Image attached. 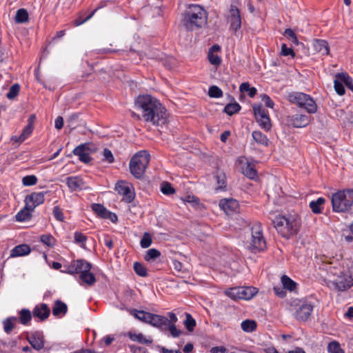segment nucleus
<instances>
[{"label":"nucleus","instance_id":"72a5a7b5","mask_svg":"<svg viewBox=\"0 0 353 353\" xmlns=\"http://www.w3.org/2000/svg\"><path fill=\"white\" fill-rule=\"evenodd\" d=\"M252 137L254 140L259 144L268 146L269 139L265 134L260 131L255 130L252 132Z\"/></svg>","mask_w":353,"mask_h":353},{"label":"nucleus","instance_id":"aec40b11","mask_svg":"<svg viewBox=\"0 0 353 353\" xmlns=\"http://www.w3.org/2000/svg\"><path fill=\"white\" fill-rule=\"evenodd\" d=\"M288 121L294 128H304L310 123V117L296 114L288 117Z\"/></svg>","mask_w":353,"mask_h":353},{"label":"nucleus","instance_id":"2f4dec72","mask_svg":"<svg viewBox=\"0 0 353 353\" xmlns=\"http://www.w3.org/2000/svg\"><path fill=\"white\" fill-rule=\"evenodd\" d=\"M243 174L250 179H255L257 177V172L251 163L247 162L245 166L242 168Z\"/></svg>","mask_w":353,"mask_h":353},{"label":"nucleus","instance_id":"a19ab883","mask_svg":"<svg viewBox=\"0 0 353 353\" xmlns=\"http://www.w3.org/2000/svg\"><path fill=\"white\" fill-rule=\"evenodd\" d=\"M281 282L285 290L293 291L296 287V283L286 275L282 276Z\"/></svg>","mask_w":353,"mask_h":353},{"label":"nucleus","instance_id":"f8f14e48","mask_svg":"<svg viewBox=\"0 0 353 353\" xmlns=\"http://www.w3.org/2000/svg\"><path fill=\"white\" fill-rule=\"evenodd\" d=\"M314 307V303L312 301H303L294 313V318L301 321H307L311 316Z\"/></svg>","mask_w":353,"mask_h":353},{"label":"nucleus","instance_id":"f257e3e1","mask_svg":"<svg viewBox=\"0 0 353 353\" xmlns=\"http://www.w3.org/2000/svg\"><path fill=\"white\" fill-rule=\"evenodd\" d=\"M135 105L141 110L145 122L161 127L167 124V110L156 98L151 95H140L137 98Z\"/></svg>","mask_w":353,"mask_h":353},{"label":"nucleus","instance_id":"e2e57ef3","mask_svg":"<svg viewBox=\"0 0 353 353\" xmlns=\"http://www.w3.org/2000/svg\"><path fill=\"white\" fill-rule=\"evenodd\" d=\"M172 266H173L174 270L176 272H178V273H184V272H185V270L183 268V265L180 261L176 260V259H172Z\"/></svg>","mask_w":353,"mask_h":353},{"label":"nucleus","instance_id":"4c0bfd02","mask_svg":"<svg viewBox=\"0 0 353 353\" xmlns=\"http://www.w3.org/2000/svg\"><path fill=\"white\" fill-rule=\"evenodd\" d=\"M241 329L246 332H252L256 329V323L254 320L246 319L242 321Z\"/></svg>","mask_w":353,"mask_h":353},{"label":"nucleus","instance_id":"37998d69","mask_svg":"<svg viewBox=\"0 0 353 353\" xmlns=\"http://www.w3.org/2000/svg\"><path fill=\"white\" fill-rule=\"evenodd\" d=\"M92 210L100 217L104 219L107 215V209L101 204L93 203Z\"/></svg>","mask_w":353,"mask_h":353},{"label":"nucleus","instance_id":"69168bd1","mask_svg":"<svg viewBox=\"0 0 353 353\" xmlns=\"http://www.w3.org/2000/svg\"><path fill=\"white\" fill-rule=\"evenodd\" d=\"M97 11V9H95L94 11H92L88 16H87L85 19H82L81 17L77 18L74 21V23L76 26H79L81 24H83V23H85V21H87L88 20H89L90 19H91L92 17V16L94 15V14L95 13V12Z\"/></svg>","mask_w":353,"mask_h":353},{"label":"nucleus","instance_id":"4be33fe9","mask_svg":"<svg viewBox=\"0 0 353 353\" xmlns=\"http://www.w3.org/2000/svg\"><path fill=\"white\" fill-rule=\"evenodd\" d=\"M168 319L164 316L152 314L149 324L161 331L166 330Z\"/></svg>","mask_w":353,"mask_h":353},{"label":"nucleus","instance_id":"7c9ffc66","mask_svg":"<svg viewBox=\"0 0 353 353\" xmlns=\"http://www.w3.org/2000/svg\"><path fill=\"white\" fill-rule=\"evenodd\" d=\"M325 199L323 197H319L316 200L312 201L309 206L312 212L314 214H321L322 212V206L325 203Z\"/></svg>","mask_w":353,"mask_h":353},{"label":"nucleus","instance_id":"e433bc0d","mask_svg":"<svg viewBox=\"0 0 353 353\" xmlns=\"http://www.w3.org/2000/svg\"><path fill=\"white\" fill-rule=\"evenodd\" d=\"M241 108V107L238 103L234 102L227 104L224 108L223 112L227 114L232 116L234 114L239 112Z\"/></svg>","mask_w":353,"mask_h":353},{"label":"nucleus","instance_id":"9b49d317","mask_svg":"<svg viewBox=\"0 0 353 353\" xmlns=\"http://www.w3.org/2000/svg\"><path fill=\"white\" fill-rule=\"evenodd\" d=\"M95 146L92 143H85L80 144L76 147L72 153L79 157V160L85 163L91 161L92 158L90 157V153L94 152Z\"/></svg>","mask_w":353,"mask_h":353},{"label":"nucleus","instance_id":"13d9d810","mask_svg":"<svg viewBox=\"0 0 353 353\" xmlns=\"http://www.w3.org/2000/svg\"><path fill=\"white\" fill-rule=\"evenodd\" d=\"M166 330H169L170 334L174 338L179 337L181 334V331L177 329L173 323H168L166 325Z\"/></svg>","mask_w":353,"mask_h":353},{"label":"nucleus","instance_id":"a18cd8bd","mask_svg":"<svg viewBox=\"0 0 353 353\" xmlns=\"http://www.w3.org/2000/svg\"><path fill=\"white\" fill-rule=\"evenodd\" d=\"M135 273L140 276H146L148 275L145 267L139 262H135L133 265Z\"/></svg>","mask_w":353,"mask_h":353},{"label":"nucleus","instance_id":"774afa93","mask_svg":"<svg viewBox=\"0 0 353 353\" xmlns=\"http://www.w3.org/2000/svg\"><path fill=\"white\" fill-rule=\"evenodd\" d=\"M273 290L280 298H284L286 296V290L283 286H274Z\"/></svg>","mask_w":353,"mask_h":353},{"label":"nucleus","instance_id":"c9c22d12","mask_svg":"<svg viewBox=\"0 0 353 353\" xmlns=\"http://www.w3.org/2000/svg\"><path fill=\"white\" fill-rule=\"evenodd\" d=\"M336 77L339 78L343 83L352 91H353V79L346 72L337 73Z\"/></svg>","mask_w":353,"mask_h":353},{"label":"nucleus","instance_id":"79ce46f5","mask_svg":"<svg viewBox=\"0 0 353 353\" xmlns=\"http://www.w3.org/2000/svg\"><path fill=\"white\" fill-rule=\"evenodd\" d=\"M18 318L16 316H10L6 319L3 323V330L6 333L9 334L14 328V321H17Z\"/></svg>","mask_w":353,"mask_h":353},{"label":"nucleus","instance_id":"6e6d98bb","mask_svg":"<svg viewBox=\"0 0 353 353\" xmlns=\"http://www.w3.org/2000/svg\"><path fill=\"white\" fill-rule=\"evenodd\" d=\"M41 241L49 247H52L54 245L55 239L51 234H43L41 236Z\"/></svg>","mask_w":353,"mask_h":353},{"label":"nucleus","instance_id":"0e129e2a","mask_svg":"<svg viewBox=\"0 0 353 353\" xmlns=\"http://www.w3.org/2000/svg\"><path fill=\"white\" fill-rule=\"evenodd\" d=\"M341 349L340 344L336 341L330 342L327 346V351L330 353H337Z\"/></svg>","mask_w":353,"mask_h":353},{"label":"nucleus","instance_id":"ea45409f","mask_svg":"<svg viewBox=\"0 0 353 353\" xmlns=\"http://www.w3.org/2000/svg\"><path fill=\"white\" fill-rule=\"evenodd\" d=\"M239 90L241 92H248L250 97H254L257 92L256 89L254 87H250L248 82H244L240 85Z\"/></svg>","mask_w":353,"mask_h":353},{"label":"nucleus","instance_id":"09e8293b","mask_svg":"<svg viewBox=\"0 0 353 353\" xmlns=\"http://www.w3.org/2000/svg\"><path fill=\"white\" fill-rule=\"evenodd\" d=\"M334 87L335 89V91L336 92V93L339 95L342 96L345 94V88L343 85V82L342 81H341L336 77L334 81Z\"/></svg>","mask_w":353,"mask_h":353},{"label":"nucleus","instance_id":"20e7f679","mask_svg":"<svg viewBox=\"0 0 353 353\" xmlns=\"http://www.w3.org/2000/svg\"><path fill=\"white\" fill-rule=\"evenodd\" d=\"M332 208L335 212H346L353 205V189L339 190L332 194Z\"/></svg>","mask_w":353,"mask_h":353},{"label":"nucleus","instance_id":"c03bdc74","mask_svg":"<svg viewBox=\"0 0 353 353\" xmlns=\"http://www.w3.org/2000/svg\"><path fill=\"white\" fill-rule=\"evenodd\" d=\"M183 324L189 332H192L196 327V321L190 314L186 313Z\"/></svg>","mask_w":353,"mask_h":353},{"label":"nucleus","instance_id":"a878e982","mask_svg":"<svg viewBox=\"0 0 353 353\" xmlns=\"http://www.w3.org/2000/svg\"><path fill=\"white\" fill-rule=\"evenodd\" d=\"M130 314L138 320L148 324H149L151 316L152 315V313L145 312L143 310H139L137 309L131 310Z\"/></svg>","mask_w":353,"mask_h":353},{"label":"nucleus","instance_id":"b1692460","mask_svg":"<svg viewBox=\"0 0 353 353\" xmlns=\"http://www.w3.org/2000/svg\"><path fill=\"white\" fill-rule=\"evenodd\" d=\"M127 336L132 341L138 342L141 344L150 345L152 343V339L150 337L147 338L142 333H134L132 331L128 332Z\"/></svg>","mask_w":353,"mask_h":353},{"label":"nucleus","instance_id":"f03ea898","mask_svg":"<svg viewBox=\"0 0 353 353\" xmlns=\"http://www.w3.org/2000/svg\"><path fill=\"white\" fill-rule=\"evenodd\" d=\"M208 12L201 6L190 4L182 14L181 23L188 31L202 28L207 23Z\"/></svg>","mask_w":353,"mask_h":353},{"label":"nucleus","instance_id":"de8ad7c7","mask_svg":"<svg viewBox=\"0 0 353 353\" xmlns=\"http://www.w3.org/2000/svg\"><path fill=\"white\" fill-rule=\"evenodd\" d=\"M19 84L14 83L10 88L9 91L6 94L7 98L8 99H14L19 94Z\"/></svg>","mask_w":353,"mask_h":353},{"label":"nucleus","instance_id":"f3484780","mask_svg":"<svg viewBox=\"0 0 353 353\" xmlns=\"http://www.w3.org/2000/svg\"><path fill=\"white\" fill-rule=\"evenodd\" d=\"M48 192H32L26 196L24 202L26 205L30 207V210H34V208L42 204L45 201V194Z\"/></svg>","mask_w":353,"mask_h":353},{"label":"nucleus","instance_id":"603ef678","mask_svg":"<svg viewBox=\"0 0 353 353\" xmlns=\"http://www.w3.org/2000/svg\"><path fill=\"white\" fill-rule=\"evenodd\" d=\"M152 243V236L148 232H145L143 236L140 241V245L143 248H149Z\"/></svg>","mask_w":353,"mask_h":353},{"label":"nucleus","instance_id":"5fc2aeb1","mask_svg":"<svg viewBox=\"0 0 353 353\" xmlns=\"http://www.w3.org/2000/svg\"><path fill=\"white\" fill-rule=\"evenodd\" d=\"M161 190L165 195H170L175 192L174 188L168 182H163L161 186Z\"/></svg>","mask_w":353,"mask_h":353},{"label":"nucleus","instance_id":"bf43d9fd","mask_svg":"<svg viewBox=\"0 0 353 353\" xmlns=\"http://www.w3.org/2000/svg\"><path fill=\"white\" fill-rule=\"evenodd\" d=\"M208 57L211 64L218 66L221 63V58L219 55L209 52Z\"/></svg>","mask_w":353,"mask_h":353},{"label":"nucleus","instance_id":"dca6fc26","mask_svg":"<svg viewBox=\"0 0 353 353\" xmlns=\"http://www.w3.org/2000/svg\"><path fill=\"white\" fill-rule=\"evenodd\" d=\"M229 12L228 21L230 23V28L236 32L241 27L240 10L236 6L231 5Z\"/></svg>","mask_w":353,"mask_h":353},{"label":"nucleus","instance_id":"052dcab7","mask_svg":"<svg viewBox=\"0 0 353 353\" xmlns=\"http://www.w3.org/2000/svg\"><path fill=\"white\" fill-rule=\"evenodd\" d=\"M281 54L282 56H291L292 58L295 57V52L291 48H288L285 43L281 45Z\"/></svg>","mask_w":353,"mask_h":353},{"label":"nucleus","instance_id":"58836bf2","mask_svg":"<svg viewBox=\"0 0 353 353\" xmlns=\"http://www.w3.org/2000/svg\"><path fill=\"white\" fill-rule=\"evenodd\" d=\"M28 21V11L24 8L19 9L15 16V21L17 23H23Z\"/></svg>","mask_w":353,"mask_h":353},{"label":"nucleus","instance_id":"a211bd4d","mask_svg":"<svg viewBox=\"0 0 353 353\" xmlns=\"http://www.w3.org/2000/svg\"><path fill=\"white\" fill-rule=\"evenodd\" d=\"M333 285L339 291H343L353 285V279L351 275L341 272L333 281Z\"/></svg>","mask_w":353,"mask_h":353},{"label":"nucleus","instance_id":"6ab92c4d","mask_svg":"<svg viewBox=\"0 0 353 353\" xmlns=\"http://www.w3.org/2000/svg\"><path fill=\"white\" fill-rule=\"evenodd\" d=\"M65 183L72 192L81 191L89 188L83 179L79 176H68L65 179Z\"/></svg>","mask_w":353,"mask_h":353},{"label":"nucleus","instance_id":"4d7b16f0","mask_svg":"<svg viewBox=\"0 0 353 353\" xmlns=\"http://www.w3.org/2000/svg\"><path fill=\"white\" fill-rule=\"evenodd\" d=\"M102 161H105L108 163H112L114 161V156L109 149L105 148L103 150Z\"/></svg>","mask_w":353,"mask_h":353},{"label":"nucleus","instance_id":"7ed1b4c3","mask_svg":"<svg viewBox=\"0 0 353 353\" xmlns=\"http://www.w3.org/2000/svg\"><path fill=\"white\" fill-rule=\"evenodd\" d=\"M273 224L283 237L289 239L299 232L301 221L299 215L294 213L287 216H276L273 220Z\"/></svg>","mask_w":353,"mask_h":353},{"label":"nucleus","instance_id":"412c9836","mask_svg":"<svg viewBox=\"0 0 353 353\" xmlns=\"http://www.w3.org/2000/svg\"><path fill=\"white\" fill-rule=\"evenodd\" d=\"M50 314V307L46 303L37 305L33 310L32 315L34 318H38L40 321L46 320Z\"/></svg>","mask_w":353,"mask_h":353},{"label":"nucleus","instance_id":"39448f33","mask_svg":"<svg viewBox=\"0 0 353 353\" xmlns=\"http://www.w3.org/2000/svg\"><path fill=\"white\" fill-rule=\"evenodd\" d=\"M150 159V155L146 150L139 151L132 157L129 168L133 176L138 179L143 177Z\"/></svg>","mask_w":353,"mask_h":353},{"label":"nucleus","instance_id":"ddd939ff","mask_svg":"<svg viewBox=\"0 0 353 353\" xmlns=\"http://www.w3.org/2000/svg\"><path fill=\"white\" fill-rule=\"evenodd\" d=\"M115 190L119 194L123 196V200L127 203H131L135 197L134 188L131 183L123 181H119L115 186Z\"/></svg>","mask_w":353,"mask_h":353},{"label":"nucleus","instance_id":"5701e85b","mask_svg":"<svg viewBox=\"0 0 353 353\" xmlns=\"http://www.w3.org/2000/svg\"><path fill=\"white\" fill-rule=\"evenodd\" d=\"M220 208L227 214L235 212L239 208V203L233 199H221L219 203Z\"/></svg>","mask_w":353,"mask_h":353},{"label":"nucleus","instance_id":"8fccbe9b","mask_svg":"<svg viewBox=\"0 0 353 353\" xmlns=\"http://www.w3.org/2000/svg\"><path fill=\"white\" fill-rule=\"evenodd\" d=\"M208 95L212 98H220L223 96V91L216 85H212L208 90Z\"/></svg>","mask_w":353,"mask_h":353},{"label":"nucleus","instance_id":"9d476101","mask_svg":"<svg viewBox=\"0 0 353 353\" xmlns=\"http://www.w3.org/2000/svg\"><path fill=\"white\" fill-rule=\"evenodd\" d=\"M64 272L70 274H83L90 271L92 264L85 259L73 260L70 265L65 267Z\"/></svg>","mask_w":353,"mask_h":353},{"label":"nucleus","instance_id":"338daca9","mask_svg":"<svg viewBox=\"0 0 353 353\" xmlns=\"http://www.w3.org/2000/svg\"><path fill=\"white\" fill-rule=\"evenodd\" d=\"M261 101L264 103L265 105L270 108H273L274 105V101L270 99V97L263 94L261 95Z\"/></svg>","mask_w":353,"mask_h":353},{"label":"nucleus","instance_id":"c85d7f7f","mask_svg":"<svg viewBox=\"0 0 353 353\" xmlns=\"http://www.w3.org/2000/svg\"><path fill=\"white\" fill-rule=\"evenodd\" d=\"M18 320L23 325H28L33 316L32 313L28 309L23 308L19 312Z\"/></svg>","mask_w":353,"mask_h":353},{"label":"nucleus","instance_id":"680f3d73","mask_svg":"<svg viewBox=\"0 0 353 353\" xmlns=\"http://www.w3.org/2000/svg\"><path fill=\"white\" fill-rule=\"evenodd\" d=\"M53 215L54 218L59 221H64V215L61 210V208L57 205L54 206L52 211Z\"/></svg>","mask_w":353,"mask_h":353},{"label":"nucleus","instance_id":"6e6552de","mask_svg":"<svg viewBox=\"0 0 353 353\" xmlns=\"http://www.w3.org/2000/svg\"><path fill=\"white\" fill-rule=\"evenodd\" d=\"M252 108L259 125L265 131H269L272 128V124L268 112L261 103H254L252 105Z\"/></svg>","mask_w":353,"mask_h":353},{"label":"nucleus","instance_id":"3c124183","mask_svg":"<svg viewBox=\"0 0 353 353\" xmlns=\"http://www.w3.org/2000/svg\"><path fill=\"white\" fill-rule=\"evenodd\" d=\"M160 255H161V252L158 250H157L155 248H152L147 251L144 259L145 261H150L151 260L156 259L157 258L160 256Z\"/></svg>","mask_w":353,"mask_h":353},{"label":"nucleus","instance_id":"2eb2a0df","mask_svg":"<svg viewBox=\"0 0 353 353\" xmlns=\"http://www.w3.org/2000/svg\"><path fill=\"white\" fill-rule=\"evenodd\" d=\"M26 339L35 350L39 351L44 347L45 339L42 332H32L27 334Z\"/></svg>","mask_w":353,"mask_h":353},{"label":"nucleus","instance_id":"cd10ccee","mask_svg":"<svg viewBox=\"0 0 353 353\" xmlns=\"http://www.w3.org/2000/svg\"><path fill=\"white\" fill-rule=\"evenodd\" d=\"M33 210H30V207L26 205L25 207L16 214V221L22 222L30 220L32 217L31 212Z\"/></svg>","mask_w":353,"mask_h":353},{"label":"nucleus","instance_id":"393cba45","mask_svg":"<svg viewBox=\"0 0 353 353\" xmlns=\"http://www.w3.org/2000/svg\"><path fill=\"white\" fill-rule=\"evenodd\" d=\"M68 312L67 305L61 300H56L52 307V314L55 316H63Z\"/></svg>","mask_w":353,"mask_h":353},{"label":"nucleus","instance_id":"f704fd0d","mask_svg":"<svg viewBox=\"0 0 353 353\" xmlns=\"http://www.w3.org/2000/svg\"><path fill=\"white\" fill-rule=\"evenodd\" d=\"M79 278L83 283L90 286L93 285L96 282L95 276L90 271L81 274Z\"/></svg>","mask_w":353,"mask_h":353},{"label":"nucleus","instance_id":"864d4df0","mask_svg":"<svg viewBox=\"0 0 353 353\" xmlns=\"http://www.w3.org/2000/svg\"><path fill=\"white\" fill-rule=\"evenodd\" d=\"M37 177L35 175H27L23 177L22 183L25 186H32L37 183Z\"/></svg>","mask_w":353,"mask_h":353},{"label":"nucleus","instance_id":"1a4fd4ad","mask_svg":"<svg viewBox=\"0 0 353 353\" xmlns=\"http://www.w3.org/2000/svg\"><path fill=\"white\" fill-rule=\"evenodd\" d=\"M257 293V289L252 286H241L230 290L228 294L233 299H251Z\"/></svg>","mask_w":353,"mask_h":353},{"label":"nucleus","instance_id":"473e14b6","mask_svg":"<svg viewBox=\"0 0 353 353\" xmlns=\"http://www.w3.org/2000/svg\"><path fill=\"white\" fill-rule=\"evenodd\" d=\"M215 178L217 183L216 190H225L227 185L225 174L222 172L217 171Z\"/></svg>","mask_w":353,"mask_h":353},{"label":"nucleus","instance_id":"423d86ee","mask_svg":"<svg viewBox=\"0 0 353 353\" xmlns=\"http://www.w3.org/2000/svg\"><path fill=\"white\" fill-rule=\"evenodd\" d=\"M288 99L291 103L305 109L309 114H314L317 111V105L309 94L303 92H292L289 94Z\"/></svg>","mask_w":353,"mask_h":353},{"label":"nucleus","instance_id":"c756f323","mask_svg":"<svg viewBox=\"0 0 353 353\" xmlns=\"http://www.w3.org/2000/svg\"><path fill=\"white\" fill-rule=\"evenodd\" d=\"M314 46L315 50L321 53L322 55H327L330 52L328 43L325 40L317 39L316 40Z\"/></svg>","mask_w":353,"mask_h":353},{"label":"nucleus","instance_id":"bb28decb","mask_svg":"<svg viewBox=\"0 0 353 353\" xmlns=\"http://www.w3.org/2000/svg\"><path fill=\"white\" fill-rule=\"evenodd\" d=\"M31 250L29 245L26 244H21L17 245L14 249L12 250L10 256L12 257L21 256L28 254Z\"/></svg>","mask_w":353,"mask_h":353},{"label":"nucleus","instance_id":"0eeeda50","mask_svg":"<svg viewBox=\"0 0 353 353\" xmlns=\"http://www.w3.org/2000/svg\"><path fill=\"white\" fill-rule=\"evenodd\" d=\"M251 240L249 248L253 253L263 251L266 248V241L263 234V230L259 223L254 224L251 228Z\"/></svg>","mask_w":353,"mask_h":353},{"label":"nucleus","instance_id":"4468645a","mask_svg":"<svg viewBox=\"0 0 353 353\" xmlns=\"http://www.w3.org/2000/svg\"><path fill=\"white\" fill-rule=\"evenodd\" d=\"M35 120V114H30L28 119V124L23 128L21 135L19 137L12 136L10 140L18 143L23 142L32 133Z\"/></svg>","mask_w":353,"mask_h":353},{"label":"nucleus","instance_id":"49530a36","mask_svg":"<svg viewBox=\"0 0 353 353\" xmlns=\"http://www.w3.org/2000/svg\"><path fill=\"white\" fill-rule=\"evenodd\" d=\"M74 242L79 244L81 248H85V242L87 236L79 232H76L74 234Z\"/></svg>","mask_w":353,"mask_h":353}]
</instances>
